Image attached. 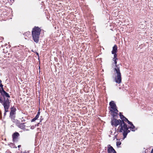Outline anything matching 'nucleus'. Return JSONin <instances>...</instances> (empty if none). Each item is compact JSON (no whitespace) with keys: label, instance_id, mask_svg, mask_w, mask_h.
<instances>
[{"label":"nucleus","instance_id":"4","mask_svg":"<svg viewBox=\"0 0 153 153\" xmlns=\"http://www.w3.org/2000/svg\"><path fill=\"white\" fill-rule=\"evenodd\" d=\"M109 113L111 115H118V111L117 109L116 105L114 101H112L109 103Z\"/></svg>","mask_w":153,"mask_h":153},{"label":"nucleus","instance_id":"23","mask_svg":"<svg viewBox=\"0 0 153 153\" xmlns=\"http://www.w3.org/2000/svg\"><path fill=\"white\" fill-rule=\"evenodd\" d=\"M21 145H19V146H18V148H20V147H21Z\"/></svg>","mask_w":153,"mask_h":153},{"label":"nucleus","instance_id":"19","mask_svg":"<svg viewBox=\"0 0 153 153\" xmlns=\"http://www.w3.org/2000/svg\"><path fill=\"white\" fill-rule=\"evenodd\" d=\"M39 117V115H36L35 118H36V120Z\"/></svg>","mask_w":153,"mask_h":153},{"label":"nucleus","instance_id":"15","mask_svg":"<svg viewBox=\"0 0 153 153\" xmlns=\"http://www.w3.org/2000/svg\"><path fill=\"white\" fill-rule=\"evenodd\" d=\"M121 144V142L120 141H117V146H120Z\"/></svg>","mask_w":153,"mask_h":153},{"label":"nucleus","instance_id":"7","mask_svg":"<svg viewBox=\"0 0 153 153\" xmlns=\"http://www.w3.org/2000/svg\"><path fill=\"white\" fill-rule=\"evenodd\" d=\"M108 153H116L114 149L110 145H108Z\"/></svg>","mask_w":153,"mask_h":153},{"label":"nucleus","instance_id":"24","mask_svg":"<svg viewBox=\"0 0 153 153\" xmlns=\"http://www.w3.org/2000/svg\"><path fill=\"white\" fill-rule=\"evenodd\" d=\"M119 114H120L119 115H121V113L120 112Z\"/></svg>","mask_w":153,"mask_h":153},{"label":"nucleus","instance_id":"11","mask_svg":"<svg viewBox=\"0 0 153 153\" xmlns=\"http://www.w3.org/2000/svg\"><path fill=\"white\" fill-rule=\"evenodd\" d=\"M16 110V108L14 107L12 108L10 113V115H14L15 114V112Z\"/></svg>","mask_w":153,"mask_h":153},{"label":"nucleus","instance_id":"6","mask_svg":"<svg viewBox=\"0 0 153 153\" xmlns=\"http://www.w3.org/2000/svg\"><path fill=\"white\" fill-rule=\"evenodd\" d=\"M5 109V112L4 115H6V112L8 111V109L10 106L8 98L7 99L6 101H5L3 104Z\"/></svg>","mask_w":153,"mask_h":153},{"label":"nucleus","instance_id":"2","mask_svg":"<svg viewBox=\"0 0 153 153\" xmlns=\"http://www.w3.org/2000/svg\"><path fill=\"white\" fill-rule=\"evenodd\" d=\"M41 31V29L38 27H35L33 29L32 32V37L34 42L36 43L39 42Z\"/></svg>","mask_w":153,"mask_h":153},{"label":"nucleus","instance_id":"12","mask_svg":"<svg viewBox=\"0 0 153 153\" xmlns=\"http://www.w3.org/2000/svg\"><path fill=\"white\" fill-rule=\"evenodd\" d=\"M130 125V127L129 126V128L132 131H134V126L132 123H131L130 122V123H128Z\"/></svg>","mask_w":153,"mask_h":153},{"label":"nucleus","instance_id":"1","mask_svg":"<svg viewBox=\"0 0 153 153\" xmlns=\"http://www.w3.org/2000/svg\"><path fill=\"white\" fill-rule=\"evenodd\" d=\"M120 119L122 120V122L118 126L117 128V131L118 132L123 133V135L124 138L126 137V136L128 133L130 132V131L128 130V128L127 127L126 124L125 122H127L128 123H130L128 119L125 117L123 115H119Z\"/></svg>","mask_w":153,"mask_h":153},{"label":"nucleus","instance_id":"16","mask_svg":"<svg viewBox=\"0 0 153 153\" xmlns=\"http://www.w3.org/2000/svg\"><path fill=\"white\" fill-rule=\"evenodd\" d=\"M112 54H114V58H113V59H117V55L116 54V53H112Z\"/></svg>","mask_w":153,"mask_h":153},{"label":"nucleus","instance_id":"18","mask_svg":"<svg viewBox=\"0 0 153 153\" xmlns=\"http://www.w3.org/2000/svg\"><path fill=\"white\" fill-rule=\"evenodd\" d=\"M36 120V119L35 118H33L32 120V121L33 122V121H35V120Z\"/></svg>","mask_w":153,"mask_h":153},{"label":"nucleus","instance_id":"14","mask_svg":"<svg viewBox=\"0 0 153 153\" xmlns=\"http://www.w3.org/2000/svg\"><path fill=\"white\" fill-rule=\"evenodd\" d=\"M3 88V85L1 84V81L0 79V90Z\"/></svg>","mask_w":153,"mask_h":153},{"label":"nucleus","instance_id":"17","mask_svg":"<svg viewBox=\"0 0 153 153\" xmlns=\"http://www.w3.org/2000/svg\"><path fill=\"white\" fill-rule=\"evenodd\" d=\"M145 153H149L148 152V150L147 149H145Z\"/></svg>","mask_w":153,"mask_h":153},{"label":"nucleus","instance_id":"26","mask_svg":"<svg viewBox=\"0 0 153 153\" xmlns=\"http://www.w3.org/2000/svg\"><path fill=\"white\" fill-rule=\"evenodd\" d=\"M23 128V127H22L21 128Z\"/></svg>","mask_w":153,"mask_h":153},{"label":"nucleus","instance_id":"21","mask_svg":"<svg viewBox=\"0 0 153 153\" xmlns=\"http://www.w3.org/2000/svg\"><path fill=\"white\" fill-rule=\"evenodd\" d=\"M40 112H39V111H38V113H37V114L36 115H39V114H40Z\"/></svg>","mask_w":153,"mask_h":153},{"label":"nucleus","instance_id":"8","mask_svg":"<svg viewBox=\"0 0 153 153\" xmlns=\"http://www.w3.org/2000/svg\"><path fill=\"white\" fill-rule=\"evenodd\" d=\"M0 91L1 93L3 95L4 97L5 96L7 97H10L9 94L4 90L3 88L0 90Z\"/></svg>","mask_w":153,"mask_h":153},{"label":"nucleus","instance_id":"5","mask_svg":"<svg viewBox=\"0 0 153 153\" xmlns=\"http://www.w3.org/2000/svg\"><path fill=\"white\" fill-rule=\"evenodd\" d=\"M117 115H113L112 117L111 118V124L112 125L115 126L120 125V124L122 122V120H117L116 119Z\"/></svg>","mask_w":153,"mask_h":153},{"label":"nucleus","instance_id":"13","mask_svg":"<svg viewBox=\"0 0 153 153\" xmlns=\"http://www.w3.org/2000/svg\"><path fill=\"white\" fill-rule=\"evenodd\" d=\"M117 59H113V61H114V64H115V66H119V65H117Z\"/></svg>","mask_w":153,"mask_h":153},{"label":"nucleus","instance_id":"20","mask_svg":"<svg viewBox=\"0 0 153 153\" xmlns=\"http://www.w3.org/2000/svg\"><path fill=\"white\" fill-rule=\"evenodd\" d=\"M27 33L29 35H30V33L29 32H27Z\"/></svg>","mask_w":153,"mask_h":153},{"label":"nucleus","instance_id":"22","mask_svg":"<svg viewBox=\"0 0 153 153\" xmlns=\"http://www.w3.org/2000/svg\"><path fill=\"white\" fill-rule=\"evenodd\" d=\"M150 153H153V148L152 149L151 152Z\"/></svg>","mask_w":153,"mask_h":153},{"label":"nucleus","instance_id":"3","mask_svg":"<svg viewBox=\"0 0 153 153\" xmlns=\"http://www.w3.org/2000/svg\"><path fill=\"white\" fill-rule=\"evenodd\" d=\"M115 76V80L116 83L120 84L121 82V74L120 70V67L115 66L114 68Z\"/></svg>","mask_w":153,"mask_h":153},{"label":"nucleus","instance_id":"10","mask_svg":"<svg viewBox=\"0 0 153 153\" xmlns=\"http://www.w3.org/2000/svg\"><path fill=\"white\" fill-rule=\"evenodd\" d=\"M117 47L116 45H114L112 51L111 52L112 53H117Z\"/></svg>","mask_w":153,"mask_h":153},{"label":"nucleus","instance_id":"9","mask_svg":"<svg viewBox=\"0 0 153 153\" xmlns=\"http://www.w3.org/2000/svg\"><path fill=\"white\" fill-rule=\"evenodd\" d=\"M19 136V134L18 132H16L14 133L13 135V140L14 141H17L18 137Z\"/></svg>","mask_w":153,"mask_h":153},{"label":"nucleus","instance_id":"25","mask_svg":"<svg viewBox=\"0 0 153 153\" xmlns=\"http://www.w3.org/2000/svg\"><path fill=\"white\" fill-rule=\"evenodd\" d=\"M23 126V124H22L21 125V126Z\"/></svg>","mask_w":153,"mask_h":153}]
</instances>
